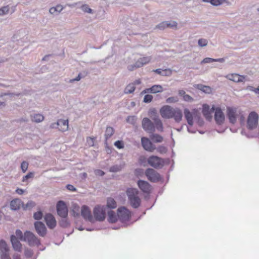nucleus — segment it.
Masks as SVG:
<instances>
[{
    "instance_id": "1",
    "label": "nucleus",
    "mask_w": 259,
    "mask_h": 259,
    "mask_svg": "<svg viewBox=\"0 0 259 259\" xmlns=\"http://www.w3.org/2000/svg\"><path fill=\"white\" fill-rule=\"evenodd\" d=\"M258 115L254 111L251 112L247 119V127L249 130L255 128L258 124Z\"/></svg>"
},
{
    "instance_id": "2",
    "label": "nucleus",
    "mask_w": 259,
    "mask_h": 259,
    "mask_svg": "<svg viewBox=\"0 0 259 259\" xmlns=\"http://www.w3.org/2000/svg\"><path fill=\"white\" fill-rule=\"evenodd\" d=\"M93 213L95 218L94 220L99 222L103 221L106 217L105 207L95 206L93 210Z\"/></svg>"
},
{
    "instance_id": "3",
    "label": "nucleus",
    "mask_w": 259,
    "mask_h": 259,
    "mask_svg": "<svg viewBox=\"0 0 259 259\" xmlns=\"http://www.w3.org/2000/svg\"><path fill=\"white\" fill-rule=\"evenodd\" d=\"M148 163L155 168H161L164 165V160L157 156L152 155L147 159Z\"/></svg>"
},
{
    "instance_id": "4",
    "label": "nucleus",
    "mask_w": 259,
    "mask_h": 259,
    "mask_svg": "<svg viewBox=\"0 0 259 259\" xmlns=\"http://www.w3.org/2000/svg\"><path fill=\"white\" fill-rule=\"evenodd\" d=\"M56 209L57 214L60 217H67L68 208L66 203L63 200H59L56 204Z\"/></svg>"
},
{
    "instance_id": "5",
    "label": "nucleus",
    "mask_w": 259,
    "mask_h": 259,
    "mask_svg": "<svg viewBox=\"0 0 259 259\" xmlns=\"http://www.w3.org/2000/svg\"><path fill=\"white\" fill-rule=\"evenodd\" d=\"M145 175L148 179L151 182H157L161 180V177L154 169L148 168L145 171Z\"/></svg>"
},
{
    "instance_id": "6",
    "label": "nucleus",
    "mask_w": 259,
    "mask_h": 259,
    "mask_svg": "<svg viewBox=\"0 0 259 259\" xmlns=\"http://www.w3.org/2000/svg\"><path fill=\"white\" fill-rule=\"evenodd\" d=\"M175 109L168 105L163 106L160 109V114L162 118L166 119L172 118Z\"/></svg>"
},
{
    "instance_id": "7",
    "label": "nucleus",
    "mask_w": 259,
    "mask_h": 259,
    "mask_svg": "<svg viewBox=\"0 0 259 259\" xmlns=\"http://www.w3.org/2000/svg\"><path fill=\"white\" fill-rule=\"evenodd\" d=\"M142 126L145 131L149 133H153L155 130L153 123L147 117L143 119Z\"/></svg>"
},
{
    "instance_id": "8",
    "label": "nucleus",
    "mask_w": 259,
    "mask_h": 259,
    "mask_svg": "<svg viewBox=\"0 0 259 259\" xmlns=\"http://www.w3.org/2000/svg\"><path fill=\"white\" fill-rule=\"evenodd\" d=\"M81 215L84 220H87L91 223L94 222V219L92 215L91 211L88 206L84 205L82 206Z\"/></svg>"
},
{
    "instance_id": "9",
    "label": "nucleus",
    "mask_w": 259,
    "mask_h": 259,
    "mask_svg": "<svg viewBox=\"0 0 259 259\" xmlns=\"http://www.w3.org/2000/svg\"><path fill=\"white\" fill-rule=\"evenodd\" d=\"M52 128H58L59 130L65 132L68 128V121L67 120L59 119L57 122L52 123L51 125Z\"/></svg>"
},
{
    "instance_id": "10",
    "label": "nucleus",
    "mask_w": 259,
    "mask_h": 259,
    "mask_svg": "<svg viewBox=\"0 0 259 259\" xmlns=\"http://www.w3.org/2000/svg\"><path fill=\"white\" fill-rule=\"evenodd\" d=\"M141 144L143 148L147 151L153 152L156 149L155 146L147 138L142 137L141 138Z\"/></svg>"
},
{
    "instance_id": "11",
    "label": "nucleus",
    "mask_w": 259,
    "mask_h": 259,
    "mask_svg": "<svg viewBox=\"0 0 259 259\" xmlns=\"http://www.w3.org/2000/svg\"><path fill=\"white\" fill-rule=\"evenodd\" d=\"M117 217L122 222L128 221L130 219L128 211L124 207H121L117 209Z\"/></svg>"
},
{
    "instance_id": "12",
    "label": "nucleus",
    "mask_w": 259,
    "mask_h": 259,
    "mask_svg": "<svg viewBox=\"0 0 259 259\" xmlns=\"http://www.w3.org/2000/svg\"><path fill=\"white\" fill-rule=\"evenodd\" d=\"M34 227L39 236L44 237L46 234L47 228L42 222L39 221L35 222Z\"/></svg>"
},
{
    "instance_id": "13",
    "label": "nucleus",
    "mask_w": 259,
    "mask_h": 259,
    "mask_svg": "<svg viewBox=\"0 0 259 259\" xmlns=\"http://www.w3.org/2000/svg\"><path fill=\"white\" fill-rule=\"evenodd\" d=\"M214 120L218 124L221 125L225 120V115L221 109L217 107L215 110Z\"/></svg>"
},
{
    "instance_id": "14",
    "label": "nucleus",
    "mask_w": 259,
    "mask_h": 259,
    "mask_svg": "<svg viewBox=\"0 0 259 259\" xmlns=\"http://www.w3.org/2000/svg\"><path fill=\"white\" fill-rule=\"evenodd\" d=\"M15 234L16 235H12L11 236V243H20V241H18V239H19V240L21 241L25 240V233L23 234L22 232L20 230H16Z\"/></svg>"
},
{
    "instance_id": "15",
    "label": "nucleus",
    "mask_w": 259,
    "mask_h": 259,
    "mask_svg": "<svg viewBox=\"0 0 259 259\" xmlns=\"http://www.w3.org/2000/svg\"><path fill=\"white\" fill-rule=\"evenodd\" d=\"M45 220L50 229H53L56 226V221L55 217L51 213H47L45 216Z\"/></svg>"
},
{
    "instance_id": "16",
    "label": "nucleus",
    "mask_w": 259,
    "mask_h": 259,
    "mask_svg": "<svg viewBox=\"0 0 259 259\" xmlns=\"http://www.w3.org/2000/svg\"><path fill=\"white\" fill-rule=\"evenodd\" d=\"M137 184L142 191L145 193H149L151 191V185L147 181L139 180Z\"/></svg>"
},
{
    "instance_id": "17",
    "label": "nucleus",
    "mask_w": 259,
    "mask_h": 259,
    "mask_svg": "<svg viewBox=\"0 0 259 259\" xmlns=\"http://www.w3.org/2000/svg\"><path fill=\"white\" fill-rule=\"evenodd\" d=\"M24 239V241L28 242V243H40V241L38 240L34 234L29 231L25 232Z\"/></svg>"
},
{
    "instance_id": "18",
    "label": "nucleus",
    "mask_w": 259,
    "mask_h": 259,
    "mask_svg": "<svg viewBox=\"0 0 259 259\" xmlns=\"http://www.w3.org/2000/svg\"><path fill=\"white\" fill-rule=\"evenodd\" d=\"M227 115L228 117L230 122L232 124H234L236 121V117L235 115L236 110L232 107H229L227 108Z\"/></svg>"
},
{
    "instance_id": "19",
    "label": "nucleus",
    "mask_w": 259,
    "mask_h": 259,
    "mask_svg": "<svg viewBox=\"0 0 259 259\" xmlns=\"http://www.w3.org/2000/svg\"><path fill=\"white\" fill-rule=\"evenodd\" d=\"M9 250L7 244H0V251L2 252L1 259H11L9 255Z\"/></svg>"
},
{
    "instance_id": "20",
    "label": "nucleus",
    "mask_w": 259,
    "mask_h": 259,
    "mask_svg": "<svg viewBox=\"0 0 259 259\" xmlns=\"http://www.w3.org/2000/svg\"><path fill=\"white\" fill-rule=\"evenodd\" d=\"M126 193L128 198V200H130L133 198L138 197L139 191L136 188H130L127 189Z\"/></svg>"
},
{
    "instance_id": "21",
    "label": "nucleus",
    "mask_w": 259,
    "mask_h": 259,
    "mask_svg": "<svg viewBox=\"0 0 259 259\" xmlns=\"http://www.w3.org/2000/svg\"><path fill=\"white\" fill-rule=\"evenodd\" d=\"M227 78L229 80H232L235 82H243V81H244V80L245 79V76H244L243 75H239L238 74H236V73L229 74L227 76Z\"/></svg>"
},
{
    "instance_id": "22",
    "label": "nucleus",
    "mask_w": 259,
    "mask_h": 259,
    "mask_svg": "<svg viewBox=\"0 0 259 259\" xmlns=\"http://www.w3.org/2000/svg\"><path fill=\"white\" fill-rule=\"evenodd\" d=\"M23 204V201L19 198L12 200L10 203V207L12 210H17L20 209L21 205Z\"/></svg>"
},
{
    "instance_id": "23",
    "label": "nucleus",
    "mask_w": 259,
    "mask_h": 259,
    "mask_svg": "<svg viewBox=\"0 0 259 259\" xmlns=\"http://www.w3.org/2000/svg\"><path fill=\"white\" fill-rule=\"evenodd\" d=\"M183 113L182 111L179 108H175L172 115L176 122H180L182 119Z\"/></svg>"
},
{
    "instance_id": "24",
    "label": "nucleus",
    "mask_w": 259,
    "mask_h": 259,
    "mask_svg": "<svg viewBox=\"0 0 259 259\" xmlns=\"http://www.w3.org/2000/svg\"><path fill=\"white\" fill-rule=\"evenodd\" d=\"M202 112L205 118L210 120L212 118L209 106L207 104H204L202 107Z\"/></svg>"
},
{
    "instance_id": "25",
    "label": "nucleus",
    "mask_w": 259,
    "mask_h": 259,
    "mask_svg": "<svg viewBox=\"0 0 259 259\" xmlns=\"http://www.w3.org/2000/svg\"><path fill=\"white\" fill-rule=\"evenodd\" d=\"M185 117L189 125L192 126L193 124V117L192 113L187 108L184 110Z\"/></svg>"
},
{
    "instance_id": "26",
    "label": "nucleus",
    "mask_w": 259,
    "mask_h": 259,
    "mask_svg": "<svg viewBox=\"0 0 259 259\" xmlns=\"http://www.w3.org/2000/svg\"><path fill=\"white\" fill-rule=\"evenodd\" d=\"M108 221L111 223H114L117 221L118 217L117 214H116L115 212L113 210H110L108 212Z\"/></svg>"
},
{
    "instance_id": "27",
    "label": "nucleus",
    "mask_w": 259,
    "mask_h": 259,
    "mask_svg": "<svg viewBox=\"0 0 259 259\" xmlns=\"http://www.w3.org/2000/svg\"><path fill=\"white\" fill-rule=\"evenodd\" d=\"M128 202L132 207L134 208H138L141 205V200L138 196L128 200Z\"/></svg>"
},
{
    "instance_id": "28",
    "label": "nucleus",
    "mask_w": 259,
    "mask_h": 259,
    "mask_svg": "<svg viewBox=\"0 0 259 259\" xmlns=\"http://www.w3.org/2000/svg\"><path fill=\"white\" fill-rule=\"evenodd\" d=\"M194 87L198 89L205 93H210L211 92V88L208 86H206L202 84H196L194 85Z\"/></svg>"
},
{
    "instance_id": "29",
    "label": "nucleus",
    "mask_w": 259,
    "mask_h": 259,
    "mask_svg": "<svg viewBox=\"0 0 259 259\" xmlns=\"http://www.w3.org/2000/svg\"><path fill=\"white\" fill-rule=\"evenodd\" d=\"M30 245V248H26L24 251L25 256L27 258H30L32 257L33 255V248L35 247V244H29Z\"/></svg>"
},
{
    "instance_id": "30",
    "label": "nucleus",
    "mask_w": 259,
    "mask_h": 259,
    "mask_svg": "<svg viewBox=\"0 0 259 259\" xmlns=\"http://www.w3.org/2000/svg\"><path fill=\"white\" fill-rule=\"evenodd\" d=\"M150 90V93L155 94L157 93H160L163 91V88L161 85H154L151 88H149Z\"/></svg>"
},
{
    "instance_id": "31",
    "label": "nucleus",
    "mask_w": 259,
    "mask_h": 259,
    "mask_svg": "<svg viewBox=\"0 0 259 259\" xmlns=\"http://www.w3.org/2000/svg\"><path fill=\"white\" fill-rule=\"evenodd\" d=\"M150 137L151 140L155 143H161L163 141V137L157 134L152 133Z\"/></svg>"
},
{
    "instance_id": "32",
    "label": "nucleus",
    "mask_w": 259,
    "mask_h": 259,
    "mask_svg": "<svg viewBox=\"0 0 259 259\" xmlns=\"http://www.w3.org/2000/svg\"><path fill=\"white\" fill-rule=\"evenodd\" d=\"M31 120L33 122L39 123L44 119V116L41 114H35L34 115H31Z\"/></svg>"
},
{
    "instance_id": "33",
    "label": "nucleus",
    "mask_w": 259,
    "mask_h": 259,
    "mask_svg": "<svg viewBox=\"0 0 259 259\" xmlns=\"http://www.w3.org/2000/svg\"><path fill=\"white\" fill-rule=\"evenodd\" d=\"M116 202L115 200L111 197L108 198L106 206L109 208H115L116 207Z\"/></svg>"
},
{
    "instance_id": "34",
    "label": "nucleus",
    "mask_w": 259,
    "mask_h": 259,
    "mask_svg": "<svg viewBox=\"0 0 259 259\" xmlns=\"http://www.w3.org/2000/svg\"><path fill=\"white\" fill-rule=\"evenodd\" d=\"M114 130L111 126H107L106 130L105 137L106 140L110 138L114 134Z\"/></svg>"
},
{
    "instance_id": "35",
    "label": "nucleus",
    "mask_w": 259,
    "mask_h": 259,
    "mask_svg": "<svg viewBox=\"0 0 259 259\" xmlns=\"http://www.w3.org/2000/svg\"><path fill=\"white\" fill-rule=\"evenodd\" d=\"M35 205V202L33 201L30 200L27 202L26 204H24L23 202V204L22 205V207L24 210H27V209H30L32 207H33Z\"/></svg>"
},
{
    "instance_id": "36",
    "label": "nucleus",
    "mask_w": 259,
    "mask_h": 259,
    "mask_svg": "<svg viewBox=\"0 0 259 259\" xmlns=\"http://www.w3.org/2000/svg\"><path fill=\"white\" fill-rule=\"evenodd\" d=\"M59 225L63 228L67 227L69 224L67 217H61V219L59 221Z\"/></svg>"
},
{
    "instance_id": "37",
    "label": "nucleus",
    "mask_w": 259,
    "mask_h": 259,
    "mask_svg": "<svg viewBox=\"0 0 259 259\" xmlns=\"http://www.w3.org/2000/svg\"><path fill=\"white\" fill-rule=\"evenodd\" d=\"M135 90V87L134 84H129L126 86L124 90V93L125 94H131L133 93Z\"/></svg>"
},
{
    "instance_id": "38",
    "label": "nucleus",
    "mask_w": 259,
    "mask_h": 259,
    "mask_svg": "<svg viewBox=\"0 0 259 259\" xmlns=\"http://www.w3.org/2000/svg\"><path fill=\"white\" fill-rule=\"evenodd\" d=\"M122 169V166L120 165H114L111 166L109 168V171L111 172H116L120 171Z\"/></svg>"
},
{
    "instance_id": "39",
    "label": "nucleus",
    "mask_w": 259,
    "mask_h": 259,
    "mask_svg": "<svg viewBox=\"0 0 259 259\" xmlns=\"http://www.w3.org/2000/svg\"><path fill=\"white\" fill-rule=\"evenodd\" d=\"M79 210V206L76 204H73L72 205V212L74 216H78L79 213H78Z\"/></svg>"
},
{
    "instance_id": "40",
    "label": "nucleus",
    "mask_w": 259,
    "mask_h": 259,
    "mask_svg": "<svg viewBox=\"0 0 259 259\" xmlns=\"http://www.w3.org/2000/svg\"><path fill=\"white\" fill-rule=\"evenodd\" d=\"M81 9L84 12L88 13L90 14L93 13V10L91 9L87 5H82V6L81 7Z\"/></svg>"
},
{
    "instance_id": "41",
    "label": "nucleus",
    "mask_w": 259,
    "mask_h": 259,
    "mask_svg": "<svg viewBox=\"0 0 259 259\" xmlns=\"http://www.w3.org/2000/svg\"><path fill=\"white\" fill-rule=\"evenodd\" d=\"M226 0H210L209 3L214 6H218L222 4Z\"/></svg>"
},
{
    "instance_id": "42",
    "label": "nucleus",
    "mask_w": 259,
    "mask_h": 259,
    "mask_svg": "<svg viewBox=\"0 0 259 259\" xmlns=\"http://www.w3.org/2000/svg\"><path fill=\"white\" fill-rule=\"evenodd\" d=\"M43 217V213L41 211H38L33 214V218L36 220H40Z\"/></svg>"
},
{
    "instance_id": "43",
    "label": "nucleus",
    "mask_w": 259,
    "mask_h": 259,
    "mask_svg": "<svg viewBox=\"0 0 259 259\" xmlns=\"http://www.w3.org/2000/svg\"><path fill=\"white\" fill-rule=\"evenodd\" d=\"M9 8L8 6H4L0 9V15H4L8 13Z\"/></svg>"
},
{
    "instance_id": "44",
    "label": "nucleus",
    "mask_w": 259,
    "mask_h": 259,
    "mask_svg": "<svg viewBox=\"0 0 259 259\" xmlns=\"http://www.w3.org/2000/svg\"><path fill=\"white\" fill-rule=\"evenodd\" d=\"M153 99V96L151 95H146L143 99V102L146 103H150Z\"/></svg>"
},
{
    "instance_id": "45",
    "label": "nucleus",
    "mask_w": 259,
    "mask_h": 259,
    "mask_svg": "<svg viewBox=\"0 0 259 259\" xmlns=\"http://www.w3.org/2000/svg\"><path fill=\"white\" fill-rule=\"evenodd\" d=\"M171 70L170 69H165L162 70L161 76H169L171 75Z\"/></svg>"
},
{
    "instance_id": "46",
    "label": "nucleus",
    "mask_w": 259,
    "mask_h": 259,
    "mask_svg": "<svg viewBox=\"0 0 259 259\" xmlns=\"http://www.w3.org/2000/svg\"><path fill=\"white\" fill-rule=\"evenodd\" d=\"M151 116L152 117V119L154 121V123L158 122V121H160L161 120L159 119L158 115L157 114L156 112L154 111H152L151 113Z\"/></svg>"
},
{
    "instance_id": "47",
    "label": "nucleus",
    "mask_w": 259,
    "mask_h": 259,
    "mask_svg": "<svg viewBox=\"0 0 259 259\" xmlns=\"http://www.w3.org/2000/svg\"><path fill=\"white\" fill-rule=\"evenodd\" d=\"M114 145L119 149H122L124 147V143L123 141L120 140L116 141L114 143Z\"/></svg>"
},
{
    "instance_id": "48",
    "label": "nucleus",
    "mask_w": 259,
    "mask_h": 259,
    "mask_svg": "<svg viewBox=\"0 0 259 259\" xmlns=\"http://www.w3.org/2000/svg\"><path fill=\"white\" fill-rule=\"evenodd\" d=\"M155 124L156 128H157V130L158 131H160V132L163 131V124L162 123L161 120L158 121V122L155 123Z\"/></svg>"
},
{
    "instance_id": "49",
    "label": "nucleus",
    "mask_w": 259,
    "mask_h": 259,
    "mask_svg": "<svg viewBox=\"0 0 259 259\" xmlns=\"http://www.w3.org/2000/svg\"><path fill=\"white\" fill-rule=\"evenodd\" d=\"M136 117L135 116H128L126 121L127 122L134 125L136 123Z\"/></svg>"
},
{
    "instance_id": "50",
    "label": "nucleus",
    "mask_w": 259,
    "mask_h": 259,
    "mask_svg": "<svg viewBox=\"0 0 259 259\" xmlns=\"http://www.w3.org/2000/svg\"><path fill=\"white\" fill-rule=\"evenodd\" d=\"M207 43V40L203 38L199 39L198 41V45L202 47L206 46Z\"/></svg>"
},
{
    "instance_id": "51",
    "label": "nucleus",
    "mask_w": 259,
    "mask_h": 259,
    "mask_svg": "<svg viewBox=\"0 0 259 259\" xmlns=\"http://www.w3.org/2000/svg\"><path fill=\"white\" fill-rule=\"evenodd\" d=\"M28 163L27 162L24 161L21 163V167L23 172H25L28 168Z\"/></svg>"
},
{
    "instance_id": "52",
    "label": "nucleus",
    "mask_w": 259,
    "mask_h": 259,
    "mask_svg": "<svg viewBox=\"0 0 259 259\" xmlns=\"http://www.w3.org/2000/svg\"><path fill=\"white\" fill-rule=\"evenodd\" d=\"M178 101V98L177 97H169L166 100V103H176Z\"/></svg>"
},
{
    "instance_id": "53",
    "label": "nucleus",
    "mask_w": 259,
    "mask_h": 259,
    "mask_svg": "<svg viewBox=\"0 0 259 259\" xmlns=\"http://www.w3.org/2000/svg\"><path fill=\"white\" fill-rule=\"evenodd\" d=\"M156 27L160 30L164 29L167 28V22L165 21L160 23L156 26Z\"/></svg>"
},
{
    "instance_id": "54",
    "label": "nucleus",
    "mask_w": 259,
    "mask_h": 259,
    "mask_svg": "<svg viewBox=\"0 0 259 259\" xmlns=\"http://www.w3.org/2000/svg\"><path fill=\"white\" fill-rule=\"evenodd\" d=\"M157 151L161 154L165 153L167 151V148L163 146H159L157 147Z\"/></svg>"
},
{
    "instance_id": "55",
    "label": "nucleus",
    "mask_w": 259,
    "mask_h": 259,
    "mask_svg": "<svg viewBox=\"0 0 259 259\" xmlns=\"http://www.w3.org/2000/svg\"><path fill=\"white\" fill-rule=\"evenodd\" d=\"M139 59H140V61L141 62H142V63H143V65H144L145 64H146L148 62H149L151 58H150V57H144L139 58Z\"/></svg>"
},
{
    "instance_id": "56",
    "label": "nucleus",
    "mask_w": 259,
    "mask_h": 259,
    "mask_svg": "<svg viewBox=\"0 0 259 259\" xmlns=\"http://www.w3.org/2000/svg\"><path fill=\"white\" fill-rule=\"evenodd\" d=\"M34 174L33 172H29L26 176L23 177V181L25 182L27 181L28 179L33 178L34 177Z\"/></svg>"
},
{
    "instance_id": "57",
    "label": "nucleus",
    "mask_w": 259,
    "mask_h": 259,
    "mask_svg": "<svg viewBox=\"0 0 259 259\" xmlns=\"http://www.w3.org/2000/svg\"><path fill=\"white\" fill-rule=\"evenodd\" d=\"M183 98V100L186 102H192L194 100L192 97L186 94L184 96Z\"/></svg>"
},
{
    "instance_id": "58",
    "label": "nucleus",
    "mask_w": 259,
    "mask_h": 259,
    "mask_svg": "<svg viewBox=\"0 0 259 259\" xmlns=\"http://www.w3.org/2000/svg\"><path fill=\"white\" fill-rule=\"evenodd\" d=\"M214 60L211 58H205L201 62V64L209 63L214 62Z\"/></svg>"
},
{
    "instance_id": "59",
    "label": "nucleus",
    "mask_w": 259,
    "mask_h": 259,
    "mask_svg": "<svg viewBox=\"0 0 259 259\" xmlns=\"http://www.w3.org/2000/svg\"><path fill=\"white\" fill-rule=\"evenodd\" d=\"M84 76H85V75L82 76L81 73H79L75 78L70 80V82H72L74 81H79L82 77Z\"/></svg>"
},
{
    "instance_id": "60",
    "label": "nucleus",
    "mask_w": 259,
    "mask_h": 259,
    "mask_svg": "<svg viewBox=\"0 0 259 259\" xmlns=\"http://www.w3.org/2000/svg\"><path fill=\"white\" fill-rule=\"evenodd\" d=\"M94 138L91 137H88L87 138V143L90 146H93L94 145Z\"/></svg>"
},
{
    "instance_id": "61",
    "label": "nucleus",
    "mask_w": 259,
    "mask_h": 259,
    "mask_svg": "<svg viewBox=\"0 0 259 259\" xmlns=\"http://www.w3.org/2000/svg\"><path fill=\"white\" fill-rule=\"evenodd\" d=\"M134 65L135 68H140L143 66V63H142V62H141L139 59Z\"/></svg>"
},
{
    "instance_id": "62",
    "label": "nucleus",
    "mask_w": 259,
    "mask_h": 259,
    "mask_svg": "<svg viewBox=\"0 0 259 259\" xmlns=\"http://www.w3.org/2000/svg\"><path fill=\"white\" fill-rule=\"evenodd\" d=\"M13 248L15 250L20 251L22 248V244H12Z\"/></svg>"
},
{
    "instance_id": "63",
    "label": "nucleus",
    "mask_w": 259,
    "mask_h": 259,
    "mask_svg": "<svg viewBox=\"0 0 259 259\" xmlns=\"http://www.w3.org/2000/svg\"><path fill=\"white\" fill-rule=\"evenodd\" d=\"M66 188L71 191H76L77 189L75 188L73 185L70 184H68L66 186Z\"/></svg>"
},
{
    "instance_id": "64",
    "label": "nucleus",
    "mask_w": 259,
    "mask_h": 259,
    "mask_svg": "<svg viewBox=\"0 0 259 259\" xmlns=\"http://www.w3.org/2000/svg\"><path fill=\"white\" fill-rule=\"evenodd\" d=\"M28 121V119L26 118H24V117H22L21 118H19V119H16L14 120V121L17 122V123H21V122H27V121Z\"/></svg>"
}]
</instances>
